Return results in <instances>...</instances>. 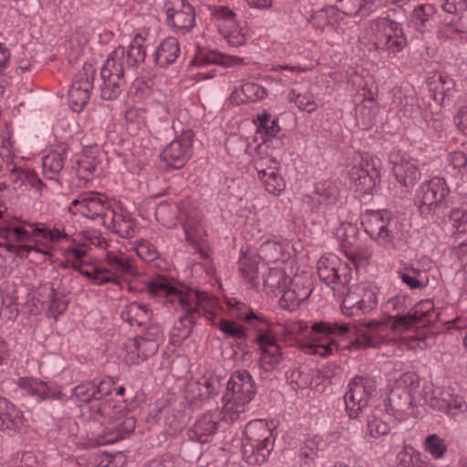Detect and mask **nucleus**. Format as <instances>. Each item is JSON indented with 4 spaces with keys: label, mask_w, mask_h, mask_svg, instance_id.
Listing matches in <instances>:
<instances>
[{
    "label": "nucleus",
    "mask_w": 467,
    "mask_h": 467,
    "mask_svg": "<svg viewBox=\"0 0 467 467\" xmlns=\"http://www.w3.org/2000/svg\"><path fill=\"white\" fill-rule=\"evenodd\" d=\"M386 306L388 310L395 313L391 317V328L399 332L423 327L438 318L434 304L431 300L420 301L407 312L410 307V298L407 296H396L387 302Z\"/></svg>",
    "instance_id": "f257e3e1"
},
{
    "label": "nucleus",
    "mask_w": 467,
    "mask_h": 467,
    "mask_svg": "<svg viewBox=\"0 0 467 467\" xmlns=\"http://www.w3.org/2000/svg\"><path fill=\"white\" fill-rule=\"evenodd\" d=\"M451 189L444 178L433 177L416 191L414 203L422 218L437 220L452 205Z\"/></svg>",
    "instance_id": "f03ea898"
},
{
    "label": "nucleus",
    "mask_w": 467,
    "mask_h": 467,
    "mask_svg": "<svg viewBox=\"0 0 467 467\" xmlns=\"http://www.w3.org/2000/svg\"><path fill=\"white\" fill-rule=\"evenodd\" d=\"M291 331L303 337H311L317 341H325L318 344L315 350L317 354L325 357L338 348L337 339L354 334L356 328L350 323L320 321L314 323L308 329L307 325L301 321L294 324Z\"/></svg>",
    "instance_id": "7ed1b4c3"
},
{
    "label": "nucleus",
    "mask_w": 467,
    "mask_h": 467,
    "mask_svg": "<svg viewBox=\"0 0 467 467\" xmlns=\"http://www.w3.org/2000/svg\"><path fill=\"white\" fill-rule=\"evenodd\" d=\"M254 395L255 384L250 373L247 370L235 371L228 380L227 392L223 397L224 410L229 411L231 421L238 419Z\"/></svg>",
    "instance_id": "20e7f679"
},
{
    "label": "nucleus",
    "mask_w": 467,
    "mask_h": 467,
    "mask_svg": "<svg viewBox=\"0 0 467 467\" xmlns=\"http://www.w3.org/2000/svg\"><path fill=\"white\" fill-rule=\"evenodd\" d=\"M147 288L152 296H163L171 304L178 302L182 307H186L183 317L188 322V326L193 327L202 316V311H204L200 301L196 303L195 306H190L192 301L190 295L171 285L165 276L157 275L152 278Z\"/></svg>",
    "instance_id": "39448f33"
},
{
    "label": "nucleus",
    "mask_w": 467,
    "mask_h": 467,
    "mask_svg": "<svg viewBox=\"0 0 467 467\" xmlns=\"http://www.w3.org/2000/svg\"><path fill=\"white\" fill-rule=\"evenodd\" d=\"M371 29L375 30L374 45L377 50L396 55L407 46L403 28L398 22L388 17H378L370 21Z\"/></svg>",
    "instance_id": "423d86ee"
},
{
    "label": "nucleus",
    "mask_w": 467,
    "mask_h": 467,
    "mask_svg": "<svg viewBox=\"0 0 467 467\" xmlns=\"http://www.w3.org/2000/svg\"><path fill=\"white\" fill-rule=\"evenodd\" d=\"M376 389L377 382L374 377L356 376L350 379L348 391L344 395L346 412L350 419H357L368 407Z\"/></svg>",
    "instance_id": "0eeeda50"
},
{
    "label": "nucleus",
    "mask_w": 467,
    "mask_h": 467,
    "mask_svg": "<svg viewBox=\"0 0 467 467\" xmlns=\"http://www.w3.org/2000/svg\"><path fill=\"white\" fill-rule=\"evenodd\" d=\"M36 235L34 229L26 230L23 226L6 223L0 226V236L7 241L4 244L6 251L15 254L19 258H29L31 254H41L46 256L47 252L36 244H16V243L27 242Z\"/></svg>",
    "instance_id": "6e6552de"
},
{
    "label": "nucleus",
    "mask_w": 467,
    "mask_h": 467,
    "mask_svg": "<svg viewBox=\"0 0 467 467\" xmlns=\"http://www.w3.org/2000/svg\"><path fill=\"white\" fill-rule=\"evenodd\" d=\"M193 137L192 131L188 130L162 150L160 158L164 163L165 171H170L184 167L191 157Z\"/></svg>",
    "instance_id": "1a4fd4ad"
},
{
    "label": "nucleus",
    "mask_w": 467,
    "mask_h": 467,
    "mask_svg": "<svg viewBox=\"0 0 467 467\" xmlns=\"http://www.w3.org/2000/svg\"><path fill=\"white\" fill-rule=\"evenodd\" d=\"M95 75L96 69L91 64H85L76 74L68 89V103L73 111H81L88 102Z\"/></svg>",
    "instance_id": "9d476101"
},
{
    "label": "nucleus",
    "mask_w": 467,
    "mask_h": 467,
    "mask_svg": "<svg viewBox=\"0 0 467 467\" xmlns=\"http://www.w3.org/2000/svg\"><path fill=\"white\" fill-rule=\"evenodd\" d=\"M254 123L256 126V135L261 140V142L255 148L256 155L265 153V149H276L284 145L282 137L285 134L279 135L281 128L277 118L271 119V115L264 110L254 119Z\"/></svg>",
    "instance_id": "9b49d317"
},
{
    "label": "nucleus",
    "mask_w": 467,
    "mask_h": 467,
    "mask_svg": "<svg viewBox=\"0 0 467 467\" xmlns=\"http://www.w3.org/2000/svg\"><path fill=\"white\" fill-rule=\"evenodd\" d=\"M166 23L182 34L190 32L195 26V11L186 0H166L163 5Z\"/></svg>",
    "instance_id": "f8f14e48"
},
{
    "label": "nucleus",
    "mask_w": 467,
    "mask_h": 467,
    "mask_svg": "<svg viewBox=\"0 0 467 467\" xmlns=\"http://www.w3.org/2000/svg\"><path fill=\"white\" fill-rule=\"evenodd\" d=\"M340 190L336 182L325 180L314 186V191L306 195L311 212L326 215L335 209L339 199Z\"/></svg>",
    "instance_id": "ddd939ff"
},
{
    "label": "nucleus",
    "mask_w": 467,
    "mask_h": 467,
    "mask_svg": "<svg viewBox=\"0 0 467 467\" xmlns=\"http://www.w3.org/2000/svg\"><path fill=\"white\" fill-rule=\"evenodd\" d=\"M220 387V381L216 378L191 379L185 385L184 397L192 409H199L205 401L218 394Z\"/></svg>",
    "instance_id": "4468645a"
},
{
    "label": "nucleus",
    "mask_w": 467,
    "mask_h": 467,
    "mask_svg": "<svg viewBox=\"0 0 467 467\" xmlns=\"http://www.w3.org/2000/svg\"><path fill=\"white\" fill-rule=\"evenodd\" d=\"M379 173L374 161H362L358 166H353L349 171V178L357 192L362 195L372 194L379 182Z\"/></svg>",
    "instance_id": "2eb2a0df"
},
{
    "label": "nucleus",
    "mask_w": 467,
    "mask_h": 467,
    "mask_svg": "<svg viewBox=\"0 0 467 467\" xmlns=\"http://www.w3.org/2000/svg\"><path fill=\"white\" fill-rule=\"evenodd\" d=\"M121 69L119 65L110 63L103 65L100 70L102 84L100 86V97L105 100L116 99L122 92L126 84L125 78L121 77Z\"/></svg>",
    "instance_id": "dca6fc26"
},
{
    "label": "nucleus",
    "mask_w": 467,
    "mask_h": 467,
    "mask_svg": "<svg viewBox=\"0 0 467 467\" xmlns=\"http://www.w3.org/2000/svg\"><path fill=\"white\" fill-rule=\"evenodd\" d=\"M317 275L325 284H345L349 278L348 265L341 264L337 257L321 258L317 262Z\"/></svg>",
    "instance_id": "f3484780"
},
{
    "label": "nucleus",
    "mask_w": 467,
    "mask_h": 467,
    "mask_svg": "<svg viewBox=\"0 0 467 467\" xmlns=\"http://www.w3.org/2000/svg\"><path fill=\"white\" fill-rule=\"evenodd\" d=\"M108 200L98 193H88L85 205L82 206V215L91 220L100 219L104 225L108 224L113 213Z\"/></svg>",
    "instance_id": "a211bd4d"
},
{
    "label": "nucleus",
    "mask_w": 467,
    "mask_h": 467,
    "mask_svg": "<svg viewBox=\"0 0 467 467\" xmlns=\"http://www.w3.org/2000/svg\"><path fill=\"white\" fill-rule=\"evenodd\" d=\"M227 417L229 418V411L225 410L222 418L217 413H206L194 423L192 431L201 442H204L206 439L202 438L215 434L227 420Z\"/></svg>",
    "instance_id": "6ab92c4d"
},
{
    "label": "nucleus",
    "mask_w": 467,
    "mask_h": 467,
    "mask_svg": "<svg viewBox=\"0 0 467 467\" xmlns=\"http://www.w3.org/2000/svg\"><path fill=\"white\" fill-rule=\"evenodd\" d=\"M435 7L431 4L416 6L410 16V26L420 33L431 31L436 24Z\"/></svg>",
    "instance_id": "aec40b11"
},
{
    "label": "nucleus",
    "mask_w": 467,
    "mask_h": 467,
    "mask_svg": "<svg viewBox=\"0 0 467 467\" xmlns=\"http://www.w3.org/2000/svg\"><path fill=\"white\" fill-rule=\"evenodd\" d=\"M211 64H217L224 67H231L244 65V60L243 57L237 56H230L215 50H209L207 52L199 54L191 62V65L200 66H207Z\"/></svg>",
    "instance_id": "412c9836"
},
{
    "label": "nucleus",
    "mask_w": 467,
    "mask_h": 467,
    "mask_svg": "<svg viewBox=\"0 0 467 467\" xmlns=\"http://www.w3.org/2000/svg\"><path fill=\"white\" fill-rule=\"evenodd\" d=\"M105 261L109 268L105 267L109 273H111L115 279L110 283L117 284L119 283V278L120 275H130L133 276L136 274V271L132 265L131 260L129 256L124 254H114L112 252H109L106 254Z\"/></svg>",
    "instance_id": "4be33fe9"
},
{
    "label": "nucleus",
    "mask_w": 467,
    "mask_h": 467,
    "mask_svg": "<svg viewBox=\"0 0 467 467\" xmlns=\"http://www.w3.org/2000/svg\"><path fill=\"white\" fill-rule=\"evenodd\" d=\"M24 423V416L15 405L0 396V430L19 431Z\"/></svg>",
    "instance_id": "5701e85b"
},
{
    "label": "nucleus",
    "mask_w": 467,
    "mask_h": 467,
    "mask_svg": "<svg viewBox=\"0 0 467 467\" xmlns=\"http://www.w3.org/2000/svg\"><path fill=\"white\" fill-rule=\"evenodd\" d=\"M180 55L179 42L175 37H167L158 46L154 53V63L160 67L173 64Z\"/></svg>",
    "instance_id": "b1692460"
},
{
    "label": "nucleus",
    "mask_w": 467,
    "mask_h": 467,
    "mask_svg": "<svg viewBox=\"0 0 467 467\" xmlns=\"http://www.w3.org/2000/svg\"><path fill=\"white\" fill-rule=\"evenodd\" d=\"M392 172L396 180L406 188H412L421 176L414 162L404 160L394 163Z\"/></svg>",
    "instance_id": "393cba45"
},
{
    "label": "nucleus",
    "mask_w": 467,
    "mask_h": 467,
    "mask_svg": "<svg viewBox=\"0 0 467 467\" xmlns=\"http://www.w3.org/2000/svg\"><path fill=\"white\" fill-rule=\"evenodd\" d=\"M121 318L128 322L130 326H144L152 317V312L148 308L147 305L138 302H131L122 310Z\"/></svg>",
    "instance_id": "a878e982"
},
{
    "label": "nucleus",
    "mask_w": 467,
    "mask_h": 467,
    "mask_svg": "<svg viewBox=\"0 0 467 467\" xmlns=\"http://www.w3.org/2000/svg\"><path fill=\"white\" fill-rule=\"evenodd\" d=\"M68 148L59 146L57 150L49 152L43 158L44 173L51 180H56L65 165Z\"/></svg>",
    "instance_id": "bb28decb"
},
{
    "label": "nucleus",
    "mask_w": 467,
    "mask_h": 467,
    "mask_svg": "<svg viewBox=\"0 0 467 467\" xmlns=\"http://www.w3.org/2000/svg\"><path fill=\"white\" fill-rule=\"evenodd\" d=\"M261 259L258 254H243L238 261L241 275L254 288H257L259 285L258 274Z\"/></svg>",
    "instance_id": "cd10ccee"
},
{
    "label": "nucleus",
    "mask_w": 467,
    "mask_h": 467,
    "mask_svg": "<svg viewBox=\"0 0 467 467\" xmlns=\"http://www.w3.org/2000/svg\"><path fill=\"white\" fill-rule=\"evenodd\" d=\"M243 440H263L265 444L274 446L275 438L271 429L262 420L249 421L243 432Z\"/></svg>",
    "instance_id": "c85d7f7f"
},
{
    "label": "nucleus",
    "mask_w": 467,
    "mask_h": 467,
    "mask_svg": "<svg viewBox=\"0 0 467 467\" xmlns=\"http://www.w3.org/2000/svg\"><path fill=\"white\" fill-rule=\"evenodd\" d=\"M399 278L410 289H421L427 286L428 277L420 268L405 264L397 271Z\"/></svg>",
    "instance_id": "c756f323"
},
{
    "label": "nucleus",
    "mask_w": 467,
    "mask_h": 467,
    "mask_svg": "<svg viewBox=\"0 0 467 467\" xmlns=\"http://www.w3.org/2000/svg\"><path fill=\"white\" fill-rule=\"evenodd\" d=\"M311 290L306 287H299L298 285L289 279V286L286 285L282 293L281 306L285 308L295 307L308 298Z\"/></svg>",
    "instance_id": "7c9ffc66"
},
{
    "label": "nucleus",
    "mask_w": 467,
    "mask_h": 467,
    "mask_svg": "<svg viewBox=\"0 0 467 467\" xmlns=\"http://www.w3.org/2000/svg\"><path fill=\"white\" fill-rule=\"evenodd\" d=\"M341 19L340 11L334 6H327L312 16V26L317 29L325 30L327 27L336 29Z\"/></svg>",
    "instance_id": "2f4dec72"
},
{
    "label": "nucleus",
    "mask_w": 467,
    "mask_h": 467,
    "mask_svg": "<svg viewBox=\"0 0 467 467\" xmlns=\"http://www.w3.org/2000/svg\"><path fill=\"white\" fill-rule=\"evenodd\" d=\"M285 272L281 268H270L268 273L263 275V283L267 293L272 294L274 296H277L278 294H282L284 289L289 281Z\"/></svg>",
    "instance_id": "473e14b6"
},
{
    "label": "nucleus",
    "mask_w": 467,
    "mask_h": 467,
    "mask_svg": "<svg viewBox=\"0 0 467 467\" xmlns=\"http://www.w3.org/2000/svg\"><path fill=\"white\" fill-rule=\"evenodd\" d=\"M41 291L47 293V315L57 319L67 310L68 301L56 291L52 284L43 285Z\"/></svg>",
    "instance_id": "72a5a7b5"
},
{
    "label": "nucleus",
    "mask_w": 467,
    "mask_h": 467,
    "mask_svg": "<svg viewBox=\"0 0 467 467\" xmlns=\"http://www.w3.org/2000/svg\"><path fill=\"white\" fill-rule=\"evenodd\" d=\"M107 225L122 238H132L137 231L135 221L131 217L115 212Z\"/></svg>",
    "instance_id": "f704fd0d"
},
{
    "label": "nucleus",
    "mask_w": 467,
    "mask_h": 467,
    "mask_svg": "<svg viewBox=\"0 0 467 467\" xmlns=\"http://www.w3.org/2000/svg\"><path fill=\"white\" fill-rule=\"evenodd\" d=\"M86 264L82 261H76L72 263V268L78 271L82 275L90 279L95 285H104L109 282L114 281V275L109 273L105 267L93 266L91 270L84 269Z\"/></svg>",
    "instance_id": "c9c22d12"
},
{
    "label": "nucleus",
    "mask_w": 467,
    "mask_h": 467,
    "mask_svg": "<svg viewBox=\"0 0 467 467\" xmlns=\"http://www.w3.org/2000/svg\"><path fill=\"white\" fill-rule=\"evenodd\" d=\"M400 110L410 119L416 118L420 112L419 99L413 90H400L396 96Z\"/></svg>",
    "instance_id": "e433bc0d"
},
{
    "label": "nucleus",
    "mask_w": 467,
    "mask_h": 467,
    "mask_svg": "<svg viewBox=\"0 0 467 467\" xmlns=\"http://www.w3.org/2000/svg\"><path fill=\"white\" fill-rule=\"evenodd\" d=\"M145 39L136 36L130 42L128 49L125 50L126 64L129 67L138 68L145 61L146 49L144 47Z\"/></svg>",
    "instance_id": "4c0bfd02"
},
{
    "label": "nucleus",
    "mask_w": 467,
    "mask_h": 467,
    "mask_svg": "<svg viewBox=\"0 0 467 467\" xmlns=\"http://www.w3.org/2000/svg\"><path fill=\"white\" fill-rule=\"evenodd\" d=\"M443 222L451 223L453 228V234H465L467 233V211L458 207L450 208L445 213H441Z\"/></svg>",
    "instance_id": "58836bf2"
},
{
    "label": "nucleus",
    "mask_w": 467,
    "mask_h": 467,
    "mask_svg": "<svg viewBox=\"0 0 467 467\" xmlns=\"http://www.w3.org/2000/svg\"><path fill=\"white\" fill-rule=\"evenodd\" d=\"M178 206L166 201L161 202L155 209V218L167 228H171L177 223Z\"/></svg>",
    "instance_id": "ea45409f"
},
{
    "label": "nucleus",
    "mask_w": 467,
    "mask_h": 467,
    "mask_svg": "<svg viewBox=\"0 0 467 467\" xmlns=\"http://www.w3.org/2000/svg\"><path fill=\"white\" fill-rule=\"evenodd\" d=\"M397 225L396 217L393 215L389 218L385 217V222L379 225L377 231L379 233H374L371 238L376 239L380 245L387 246L392 244L395 239Z\"/></svg>",
    "instance_id": "a19ab883"
},
{
    "label": "nucleus",
    "mask_w": 467,
    "mask_h": 467,
    "mask_svg": "<svg viewBox=\"0 0 467 467\" xmlns=\"http://www.w3.org/2000/svg\"><path fill=\"white\" fill-rule=\"evenodd\" d=\"M18 386L26 391L28 395L36 396L41 400H47L50 386L37 379L21 378Z\"/></svg>",
    "instance_id": "79ce46f5"
},
{
    "label": "nucleus",
    "mask_w": 467,
    "mask_h": 467,
    "mask_svg": "<svg viewBox=\"0 0 467 467\" xmlns=\"http://www.w3.org/2000/svg\"><path fill=\"white\" fill-rule=\"evenodd\" d=\"M380 326L379 323L369 322L367 326L370 331H364L358 335L355 339L351 340V348L359 349L367 348H375L380 343V339L377 337V328Z\"/></svg>",
    "instance_id": "37998d69"
},
{
    "label": "nucleus",
    "mask_w": 467,
    "mask_h": 467,
    "mask_svg": "<svg viewBox=\"0 0 467 467\" xmlns=\"http://www.w3.org/2000/svg\"><path fill=\"white\" fill-rule=\"evenodd\" d=\"M225 337L235 340H244L248 337V330L243 325L232 319H220L216 324Z\"/></svg>",
    "instance_id": "c03bdc74"
},
{
    "label": "nucleus",
    "mask_w": 467,
    "mask_h": 467,
    "mask_svg": "<svg viewBox=\"0 0 467 467\" xmlns=\"http://www.w3.org/2000/svg\"><path fill=\"white\" fill-rule=\"evenodd\" d=\"M335 235L343 248H351L358 242V228L351 223H342L336 230Z\"/></svg>",
    "instance_id": "a18cd8bd"
},
{
    "label": "nucleus",
    "mask_w": 467,
    "mask_h": 467,
    "mask_svg": "<svg viewBox=\"0 0 467 467\" xmlns=\"http://www.w3.org/2000/svg\"><path fill=\"white\" fill-rule=\"evenodd\" d=\"M391 215V213L387 210L367 211L362 221L365 232L372 237L374 233H378L379 225L385 222V217L389 218Z\"/></svg>",
    "instance_id": "49530a36"
},
{
    "label": "nucleus",
    "mask_w": 467,
    "mask_h": 467,
    "mask_svg": "<svg viewBox=\"0 0 467 467\" xmlns=\"http://www.w3.org/2000/svg\"><path fill=\"white\" fill-rule=\"evenodd\" d=\"M69 400H75L76 402L79 403H90L93 400H97L95 391V380L82 382L72 389V394L68 397Z\"/></svg>",
    "instance_id": "de8ad7c7"
},
{
    "label": "nucleus",
    "mask_w": 467,
    "mask_h": 467,
    "mask_svg": "<svg viewBox=\"0 0 467 467\" xmlns=\"http://www.w3.org/2000/svg\"><path fill=\"white\" fill-rule=\"evenodd\" d=\"M361 292H364V285H358L351 287L343 299L341 309L347 316L354 314L353 309L359 311Z\"/></svg>",
    "instance_id": "09e8293b"
},
{
    "label": "nucleus",
    "mask_w": 467,
    "mask_h": 467,
    "mask_svg": "<svg viewBox=\"0 0 467 467\" xmlns=\"http://www.w3.org/2000/svg\"><path fill=\"white\" fill-rule=\"evenodd\" d=\"M231 306V313L234 317L241 321L252 324L254 320L259 323H265V317L256 315L249 306L245 304L236 301L234 305Z\"/></svg>",
    "instance_id": "8fccbe9b"
},
{
    "label": "nucleus",
    "mask_w": 467,
    "mask_h": 467,
    "mask_svg": "<svg viewBox=\"0 0 467 467\" xmlns=\"http://www.w3.org/2000/svg\"><path fill=\"white\" fill-rule=\"evenodd\" d=\"M455 82L448 76H440L439 84L435 87L434 99L444 104L445 100H451L453 97Z\"/></svg>",
    "instance_id": "3c124183"
},
{
    "label": "nucleus",
    "mask_w": 467,
    "mask_h": 467,
    "mask_svg": "<svg viewBox=\"0 0 467 467\" xmlns=\"http://www.w3.org/2000/svg\"><path fill=\"white\" fill-rule=\"evenodd\" d=\"M283 360L280 346L265 349L260 358V366L265 371H271Z\"/></svg>",
    "instance_id": "603ef678"
},
{
    "label": "nucleus",
    "mask_w": 467,
    "mask_h": 467,
    "mask_svg": "<svg viewBox=\"0 0 467 467\" xmlns=\"http://www.w3.org/2000/svg\"><path fill=\"white\" fill-rule=\"evenodd\" d=\"M273 449L274 446H268L266 444L262 445V447L254 446L253 450V454L252 456H250L244 451V443H242L241 452L243 455V459L249 465H261L266 462Z\"/></svg>",
    "instance_id": "864d4df0"
},
{
    "label": "nucleus",
    "mask_w": 467,
    "mask_h": 467,
    "mask_svg": "<svg viewBox=\"0 0 467 467\" xmlns=\"http://www.w3.org/2000/svg\"><path fill=\"white\" fill-rule=\"evenodd\" d=\"M282 250L283 246L279 242L267 240L260 245L258 255L264 260L275 262L280 259Z\"/></svg>",
    "instance_id": "5fc2aeb1"
},
{
    "label": "nucleus",
    "mask_w": 467,
    "mask_h": 467,
    "mask_svg": "<svg viewBox=\"0 0 467 467\" xmlns=\"http://www.w3.org/2000/svg\"><path fill=\"white\" fill-rule=\"evenodd\" d=\"M424 449L431 453L434 458L440 459L443 457L447 447L444 441L437 434H431L425 438Z\"/></svg>",
    "instance_id": "6e6d98bb"
},
{
    "label": "nucleus",
    "mask_w": 467,
    "mask_h": 467,
    "mask_svg": "<svg viewBox=\"0 0 467 467\" xmlns=\"http://www.w3.org/2000/svg\"><path fill=\"white\" fill-rule=\"evenodd\" d=\"M159 347L160 344L140 336L132 338V348L140 351V357H142V358L147 359L148 358L155 355L158 352Z\"/></svg>",
    "instance_id": "4d7b16f0"
},
{
    "label": "nucleus",
    "mask_w": 467,
    "mask_h": 467,
    "mask_svg": "<svg viewBox=\"0 0 467 467\" xmlns=\"http://www.w3.org/2000/svg\"><path fill=\"white\" fill-rule=\"evenodd\" d=\"M110 63V66L112 64H117L121 69V77L125 78V74L129 72L134 73L136 71V67H129L126 64V57H125V48L122 47H119L116 48L106 59L104 62V65H108Z\"/></svg>",
    "instance_id": "13d9d810"
},
{
    "label": "nucleus",
    "mask_w": 467,
    "mask_h": 467,
    "mask_svg": "<svg viewBox=\"0 0 467 467\" xmlns=\"http://www.w3.org/2000/svg\"><path fill=\"white\" fill-rule=\"evenodd\" d=\"M420 453L410 445H404L397 454L399 467H413L415 459L420 457Z\"/></svg>",
    "instance_id": "bf43d9fd"
},
{
    "label": "nucleus",
    "mask_w": 467,
    "mask_h": 467,
    "mask_svg": "<svg viewBox=\"0 0 467 467\" xmlns=\"http://www.w3.org/2000/svg\"><path fill=\"white\" fill-rule=\"evenodd\" d=\"M265 189L273 195L278 196L285 189L283 178L275 171H269V176L265 180Z\"/></svg>",
    "instance_id": "052dcab7"
},
{
    "label": "nucleus",
    "mask_w": 467,
    "mask_h": 467,
    "mask_svg": "<svg viewBox=\"0 0 467 467\" xmlns=\"http://www.w3.org/2000/svg\"><path fill=\"white\" fill-rule=\"evenodd\" d=\"M242 93L247 100L256 101L264 99L267 96L266 89L254 82H246L242 86Z\"/></svg>",
    "instance_id": "680f3d73"
},
{
    "label": "nucleus",
    "mask_w": 467,
    "mask_h": 467,
    "mask_svg": "<svg viewBox=\"0 0 467 467\" xmlns=\"http://www.w3.org/2000/svg\"><path fill=\"white\" fill-rule=\"evenodd\" d=\"M367 428L369 435L375 439L388 434L390 430L389 424L382 421L381 420H379L374 415L368 417Z\"/></svg>",
    "instance_id": "e2e57ef3"
},
{
    "label": "nucleus",
    "mask_w": 467,
    "mask_h": 467,
    "mask_svg": "<svg viewBox=\"0 0 467 467\" xmlns=\"http://www.w3.org/2000/svg\"><path fill=\"white\" fill-rule=\"evenodd\" d=\"M136 250L137 254L146 262L154 261L159 257L156 246L148 240H140Z\"/></svg>",
    "instance_id": "0e129e2a"
},
{
    "label": "nucleus",
    "mask_w": 467,
    "mask_h": 467,
    "mask_svg": "<svg viewBox=\"0 0 467 467\" xmlns=\"http://www.w3.org/2000/svg\"><path fill=\"white\" fill-rule=\"evenodd\" d=\"M288 99L290 101H294L300 110L311 113L317 109L316 102L309 96L296 94L294 91H291L288 95Z\"/></svg>",
    "instance_id": "69168bd1"
},
{
    "label": "nucleus",
    "mask_w": 467,
    "mask_h": 467,
    "mask_svg": "<svg viewBox=\"0 0 467 467\" xmlns=\"http://www.w3.org/2000/svg\"><path fill=\"white\" fill-rule=\"evenodd\" d=\"M378 305L377 295L364 285V292H361L359 311L362 313L370 312Z\"/></svg>",
    "instance_id": "338daca9"
},
{
    "label": "nucleus",
    "mask_w": 467,
    "mask_h": 467,
    "mask_svg": "<svg viewBox=\"0 0 467 467\" xmlns=\"http://www.w3.org/2000/svg\"><path fill=\"white\" fill-rule=\"evenodd\" d=\"M341 3V13L348 16H358L360 18L366 17L363 16V9L361 2L358 0H339Z\"/></svg>",
    "instance_id": "774afa93"
}]
</instances>
